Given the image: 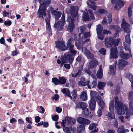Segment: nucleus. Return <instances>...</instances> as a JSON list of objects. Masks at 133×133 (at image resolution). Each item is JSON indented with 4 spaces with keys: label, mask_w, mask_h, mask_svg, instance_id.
Segmentation results:
<instances>
[{
    "label": "nucleus",
    "mask_w": 133,
    "mask_h": 133,
    "mask_svg": "<svg viewBox=\"0 0 133 133\" xmlns=\"http://www.w3.org/2000/svg\"><path fill=\"white\" fill-rule=\"evenodd\" d=\"M76 122V120L74 118H72L67 116L65 117V119L62 120L61 125L63 126V129L64 132L67 133H75L76 131L75 129L71 127H66L64 124L66 123L70 125H73Z\"/></svg>",
    "instance_id": "1"
},
{
    "label": "nucleus",
    "mask_w": 133,
    "mask_h": 133,
    "mask_svg": "<svg viewBox=\"0 0 133 133\" xmlns=\"http://www.w3.org/2000/svg\"><path fill=\"white\" fill-rule=\"evenodd\" d=\"M70 12L73 18L72 19L71 17H68L67 19V21L69 22V26L67 30L70 32L73 30L74 26V21L75 19H78V10H75L73 6L71 7Z\"/></svg>",
    "instance_id": "2"
},
{
    "label": "nucleus",
    "mask_w": 133,
    "mask_h": 133,
    "mask_svg": "<svg viewBox=\"0 0 133 133\" xmlns=\"http://www.w3.org/2000/svg\"><path fill=\"white\" fill-rule=\"evenodd\" d=\"M115 108L118 109L117 113L119 115H122L125 113V110L127 109V107L125 105H122L121 102L118 101L117 97H115Z\"/></svg>",
    "instance_id": "3"
},
{
    "label": "nucleus",
    "mask_w": 133,
    "mask_h": 133,
    "mask_svg": "<svg viewBox=\"0 0 133 133\" xmlns=\"http://www.w3.org/2000/svg\"><path fill=\"white\" fill-rule=\"evenodd\" d=\"M93 15L92 10H88L87 9H85L82 16L83 21H87L89 20V18L90 19L94 20L95 19V18Z\"/></svg>",
    "instance_id": "4"
},
{
    "label": "nucleus",
    "mask_w": 133,
    "mask_h": 133,
    "mask_svg": "<svg viewBox=\"0 0 133 133\" xmlns=\"http://www.w3.org/2000/svg\"><path fill=\"white\" fill-rule=\"evenodd\" d=\"M61 19L62 22L58 21L55 23L54 27L56 28L58 30H61L63 29L64 26V24L65 23V14L64 13L62 14Z\"/></svg>",
    "instance_id": "5"
},
{
    "label": "nucleus",
    "mask_w": 133,
    "mask_h": 133,
    "mask_svg": "<svg viewBox=\"0 0 133 133\" xmlns=\"http://www.w3.org/2000/svg\"><path fill=\"white\" fill-rule=\"evenodd\" d=\"M130 27L129 24L125 22L124 19H123L121 25V27L123 29L124 31L126 33H130L131 32V30L129 28Z\"/></svg>",
    "instance_id": "6"
},
{
    "label": "nucleus",
    "mask_w": 133,
    "mask_h": 133,
    "mask_svg": "<svg viewBox=\"0 0 133 133\" xmlns=\"http://www.w3.org/2000/svg\"><path fill=\"white\" fill-rule=\"evenodd\" d=\"M72 41L73 39L72 38L69 39L68 41L67 42V46L69 48V50L70 52L75 55L77 53V51L73 49L74 46L72 44Z\"/></svg>",
    "instance_id": "7"
},
{
    "label": "nucleus",
    "mask_w": 133,
    "mask_h": 133,
    "mask_svg": "<svg viewBox=\"0 0 133 133\" xmlns=\"http://www.w3.org/2000/svg\"><path fill=\"white\" fill-rule=\"evenodd\" d=\"M114 39L113 38L109 37L106 38L105 39V44L107 47H110L113 44Z\"/></svg>",
    "instance_id": "8"
},
{
    "label": "nucleus",
    "mask_w": 133,
    "mask_h": 133,
    "mask_svg": "<svg viewBox=\"0 0 133 133\" xmlns=\"http://www.w3.org/2000/svg\"><path fill=\"white\" fill-rule=\"evenodd\" d=\"M110 58H116L117 57V47H115L110 49Z\"/></svg>",
    "instance_id": "9"
},
{
    "label": "nucleus",
    "mask_w": 133,
    "mask_h": 133,
    "mask_svg": "<svg viewBox=\"0 0 133 133\" xmlns=\"http://www.w3.org/2000/svg\"><path fill=\"white\" fill-rule=\"evenodd\" d=\"M41 6L40 7L38 10V12H39V18H43L46 15L45 11L46 7L44 6L42 7H41Z\"/></svg>",
    "instance_id": "10"
},
{
    "label": "nucleus",
    "mask_w": 133,
    "mask_h": 133,
    "mask_svg": "<svg viewBox=\"0 0 133 133\" xmlns=\"http://www.w3.org/2000/svg\"><path fill=\"white\" fill-rule=\"evenodd\" d=\"M82 51L88 59H91L93 58V55L86 48H83Z\"/></svg>",
    "instance_id": "11"
},
{
    "label": "nucleus",
    "mask_w": 133,
    "mask_h": 133,
    "mask_svg": "<svg viewBox=\"0 0 133 133\" xmlns=\"http://www.w3.org/2000/svg\"><path fill=\"white\" fill-rule=\"evenodd\" d=\"M56 47L62 49V50H65L67 49L65 46L64 42L63 41H57L56 42Z\"/></svg>",
    "instance_id": "12"
},
{
    "label": "nucleus",
    "mask_w": 133,
    "mask_h": 133,
    "mask_svg": "<svg viewBox=\"0 0 133 133\" xmlns=\"http://www.w3.org/2000/svg\"><path fill=\"white\" fill-rule=\"evenodd\" d=\"M112 15L109 14L107 16L104 17L103 20L102 22L103 24H104L106 23L110 24L112 22Z\"/></svg>",
    "instance_id": "13"
},
{
    "label": "nucleus",
    "mask_w": 133,
    "mask_h": 133,
    "mask_svg": "<svg viewBox=\"0 0 133 133\" xmlns=\"http://www.w3.org/2000/svg\"><path fill=\"white\" fill-rule=\"evenodd\" d=\"M87 104L85 103L79 102L76 104L75 108L76 109L78 108L83 110L87 107Z\"/></svg>",
    "instance_id": "14"
},
{
    "label": "nucleus",
    "mask_w": 133,
    "mask_h": 133,
    "mask_svg": "<svg viewBox=\"0 0 133 133\" xmlns=\"http://www.w3.org/2000/svg\"><path fill=\"white\" fill-rule=\"evenodd\" d=\"M89 41V40L88 39L84 41V43H83L82 41V39L80 38L78 40L76 41L75 42V45L78 49H80L81 48L82 46L83 43H84L87 41Z\"/></svg>",
    "instance_id": "15"
},
{
    "label": "nucleus",
    "mask_w": 133,
    "mask_h": 133,
    "mask_svg": "<svg viewBox=\"0 0 133 133\" xmlns=\"http://www.w3.org/2000/svg\"><path fill=\"white\" fill-rule=\"evenodd\" d=\"M63 59H65V61H67V63L68 62L70 64H71L72 63L74 58L72 57L71 54H68L67 55L65 56V57Z\"/></svg>",
    "instance_id": "16"
},
{
    "label": "nucleus",
    "mask_w": 133,
    "mask_h": 133,
    "mask_svg": "<svg viewBox=\"0 0 133 133\" xmlns=\"http://www.w3.org/2000/svg\"><path fill=\"white\" fill-rule=\"evenodd\" d=\"M96 105V102L95 99H91L90 102L89 103V107L90 109L92 111H94Z\"/></svg>",
    "instance_id": "17"
},
{
    "label": "nucleus",
    "mask_w": 133,
    "mask_h": 133,
    "mask_svg": "<svg viewBox=\"0 0 133 133\" xmlns=\"http://www.w3.org/2000/svg\"><path fill=\"white\" fill-rule=\"evenodd\" d=\"M77 121L79 123L83 124H89L90 122L89 120L82 117L78 118Z\"/></svg>",
    "instance_id": "18"
},
{
    "label": "nucleus",
    "mask_w": 133,
    "mask_h": 133,
    "mask_svg": "<svg viewBox=\"0 0 133 133\" xmlns=\"http://www.w3.org/2000/svg\"><path fill=\"white\" fill-rule=\"evenodd\" d=\"M96 76L98 78L101 79L103 76L102 68V66L100 65L99 69L97 71Z\"/></svg>",
    "instance_id": "19"
},
{
    "label": "nucleus",
    "mask_w": 133,
    "mask_h": 133,
    "mask_svg": "<svg viewBox=\"0 0 133 133\" xmlns=\"http://www.w3.org/2000/svg\"><path fill=\"white\" fill-rule=\"evenodd\" d=\"M85 127L83 125H80L77 128V133H85Z\"/></svg>",
    "instance_id": "20"
},
{
    "label": "nucleus",
    "mask_w": 133,
    "mask_h": 133,
    "mask_svg": "<svg viewBox=\"0 0 133 133\" xmlns=\"http://www.w3.org/2000/svg\"><path fill=\"white\" fill-rule=\"evenodd\" d=\"M118 66L119 67L118 70H120L123 67L125 66L126 63L125 61L123 60H119L118 62Z\"/></svg>",
    "instance_id": "21"
},
{
    "label": "nucleus",
    "mask_w": 133,
    "mask_h": 133,
    "mask_svg": "<svg viewBox=\"0 0 133 133\" xmlns=\"http://www.w3.org/2000/svg\"><path fill=\"white\" fill-rule=\"evenodd\" d=\"M61 91L63 94H65L67 96L69 97L71 99H72V97L70 96V91L68 89L64 88L62 89Z\"/></svg>",
    "instance_id": "22"
},
{
    "label": "nucleus",
    "mask_w": 133,
    "mask_h": 133,
    "mask_svg": "<svg viewBox=\"0 0 133 133\" xmlns=\"http://www.w3.org/2000/svg\"><path fill=\"white\" fill-rule=\"evenodd\" d=\"M80 98L82 101H86L87 99V94L84 91H83L81 94Z\"/></svg>",
    "instance_id": "23"
},
{
    "label": "nucleus",
    "mask_w": 133,
    "mask_h": 133,
    "mask_svg": "<svg viewBox=\"0 0 133 133\" xmlns=\"http://www.w3.org/2000/svg\"><path fill=\"white\" fill-rule=\"evenodd\" d=\"M120 55L121 58L125 59L129 58V56L128 54L124 53L123 51H120Z\"/></svg>",
    "instance_id": "24"
},
{
    "label": "nucleus",
    "mask_w": 133,
    "mask_h": 133,
    "mask_svg": "<svg viewBox=\"0 0 133 133\" xmlns=\"http://www.w3.org/2000/svg\"><path fill=\"white\" fill-rule=\"evenodd\" d=\"M110 112H109L106 115L108 119H111L114 118L115 117L113 111H110Z\"/></svg>",
    "instance_id": "25"
},
{
    "label": "nucleus",
    "mask_w": 133,
    "mask_h": 133,
    "mask_svg": "<svg viewBox=\"0 0 133 133\" xmlns=\"http://www.w3.org/2000/svg\"><path fill=\"white\" fill-rule=\"evenodd\" d=\"M97 125V124L93 123L90 124L89 127V128L91 130H92L94 129H95L94 130L95 131V132H97L98 131V129L96 128V126Z\"/></svg>",
    "instance_id": "26"
},
{
    "label": "nucleus",
    "mask_w": 133,
    "mask_h": 133,
    "mask_svg": "<svg viewBox=\"0 0 133 133\" xmlns=\"http://www.w3.org/2000/svg\"><path fill=\"white\" fill-rule=\"evenodd\" d=\"M103 30V27L101 25H98L97 26L96 31L98 35H100L101 33Z\"/></svg>",
    "instance_id": "27"
},
{
    "label": "nucleus",
    "mask_w": 133,
    "mask_h": 133,
    "mask_svg": "<svg viewBox=\"0 0 133 133\" xmlns=\"http://www.w3.org/2000/svg\"><path fill=\"white\" fill-rule=\"evenodd\" d=\"M106 83L104 82H99L97 85V87L99 89L102 90L105 85Z\"/></svg>",
    "instance_id": "28"
},
{
    "label": "nucleus",
    "mask_w": 133,
    "mask_h": 133,
    "mask_svg": "<svg viewBox=\"0 0 133 133\" xmlns=\"http://www.w3.org/2000/svg\"><path fill=\"white\" fill-rule=\"evenodd\" d=\"M109 28L110 29L115 30L117 32H119L121 30L119 27L117 26L110 25L109 26Z\"/></svg>",
    "instance_id": "29"
},
{
    "label": "nucleus",
    "mask_w": 133,
    "mask_h": 133,
    "mask_svg": "<svg viewBox=\"0 0 133 133\" xmlns=\"http://www.w3.org/2000/svg\"><path fill=\"white\" fill-rule=\"evenodd\" d=\"M53 14L56 15L55 18L57 20L61 16V13L59 11H54L53 12Z\"/></svg>",
    "instance_id": "30"
},
{
    "label": "nucleus",
    "mask_w": 133,
    "mask_h": 133,
    "mask_svg": "<svg viewBox=\"0 0 133 133\" xmlns=\"http://www.w3.org/2000/svg\"><path fill=\"white\" fill-rule=\"evenodd\" d=\"M59 83L61 84H63L65 83L66 82V79L64 77H59Z\"/></svg>",
    "instance_id": "31"
},
{
    "label": "nucleus",
    "mask_w": 133,
    "mask_h": 133,
    "mask_svg": "<svg viewBox=\"0 0 133 133\" xmlns=\"http://www.w3.org/2000/svg\"><path fill=\"white\" fill-rule=\"evenodd\" d=\"M97 94V92L95 91H91L90 92V95L91 97V99H94L95 98Z\"/></svg>",
    "instance_id": "32"
},
{
    "label": "nucleus",
    "mask_w": 133,
    "mask_h": 133,
    "mask_svg": "<svg viewBox=\"0 0 133 133\" xmlns=\"http://www.w3.org/2000/svg\"><path fill=\"white\" fill-rule=\"evenodd\" d=\"M130 35L129 34L127 35L125 37V40L126 42L130 44L131 42V40L130 37Z\"/></svg>",
    "instance_id": "33"
},
{
    "label": "nucleus",
    "mask_w": 133,
    "mask_h": 133,
    "mask_svg": "<svg viewBox=\"0 0 133 133\" xmlns=\"http://www.w3.org/2000/svg\"><path fill=\"white\" fill-rule=\"evenodd\" d=\"M129 99L130 101V103L133 104V92H131L129 94Z\"/></svg>",
    "instance_id": "34"
},
{
    "label": "nucleus",
    "mask_w": 133,
    "mask_h": 133,
    "mask_svg": "<svg viewBox=\"0 0 133 133\" xmlns=\"http://www.w3.org/2000/svg\"><path fill=\"white\" fill-rule=\"evenodd\" d=\"M126 111V116H125V118L126 119H127L129 118L130 115L132 114L128 110V108L127 107V109L125 110V111Z\"/></svg>",
    "instance_id": "35"
},
{
    "label": "nucleus",
    "mask_w": 133,
    "mask_h": 133,
    "mask_svg": "<svg viewBox=\"0 0 133 133\" xmlns=\"http://www.w3.org/2000/svg\"><path fill=\"white\" fill-rule=\"evenodd\" d=\"M114 101L111 100L109 104V109L110 111H113L114 109Z\"/></svg>",
    "instance_id": "36"
},
{
    "label": "nucleus",
    "mask_w": 133,
    "mask_h": 133,
    "mask_svg": "<svg viewBox=\"0 0 133 133\" xmlns=\"http://www.w3.org/2000/svg\"><path fill=\"white\" fill-rule=\"evenodd\" d=\"M80 30L81 32L83 34L86 32V28L84 25H82L80 26Z\"/></svg>",
    "instance_id": "37"
},
{
    "label": "nucleus",
    "mask_w": 133,
    "mask_h": 133,
    "mask_svg": "<svg viewBox=\"0 0 133 133\" xmlns=\"http://www.w3.org/2000/svg\"><path fill=\"white\" fill-rule=\"evenodd\" d=\"M89 64L90 67L92 68H93L94 66L98 64L97 62L96 61H91Z\"/></svg>",
    "instance_id": "38"
},
{
    "label": "nucleus",
    "mask_w": 133,
    "mask_h": 133,
    "mask_svg": "<svg viewBox=\"0 0 133 133\" xmlns=\"http://www.w3.org/2000/svg\"><path fill=\"white\" fill-rule=\"evenodd\" d=\"M117 132L118 133H124V126H121L118 129Z\"/></svg>",
    "instance_id": "39"
},
{
    "label": "nucleus",
    "mask_w": 133,
    "mask_h": 133,
    "mask_svg": "<svg viewBox=\"0 0 133 133\" xmlns=\"http://www.w3.org/2000/svg\"><path fill=\"white\" fill-rule=\"evenodd\" d=\"M52 82L56 85H57L59 83V79L56 78H53L52 79Z\"/></svg>",
    "instance_id": "40"
},
{
    "label": "nucleus",
    "mask_w": 133,
    "mask_h": 133,
    "mask_svg": "<svg viewBox=\"0 0 133 133\" xmlns=\"http://www.w3.org/2000/svg\"><path fill=\"white\" fill-rule=\"evenodd\" d=\"M114 67V66L112 65H110L109 67L110 72L112 75H114L115 74Z\"/></svg>",
    "instance_id": "41"
},
{
    "label": "nucleus",
    "mask_w": 133,
    "mask_h": 133,
    "mask_svg": "<svg viewBox=\"0 0 133 133\" xmlns=\"http://www.w3.org/2000/svg\"><path fill=\"white\" fill-rule=\"evenodd\" d=\"M117 4V5H118L121 8V7H122L124 5V3L121 0H118L116 2Z\"/></svg>",
    "instance_id": "42"
},
{
    "label": "nucleus",
    "mask_w": 133,
    "mask_h": 133,
    "mask_svg": "<svg viewBox=\"0 0 133 133\" xmlns=\"http://www.w3.org/2000/svg\"><path fill=\"white\" fill-rule=\"evenodd\" d=\"M120 41V39L119 38L116 39L115 40L114 39V41L113 42V44L112 45H114L115 46H117L119 42Z\"/></svg>",
    "instance_id": "43"
},
{
    "label": "nucleus",
    "mask_w": 133,
    "mask_h": 133,
    "mask_svg": "<svg viewBox=\"0 0 133 133\" xmlns=\"http://www.w3.org/2000/svg\"><path fill=\"white\" fill-rule=\"evenodd\" d=\"M46 28L47 31L49 33H51V29L50 25V23H46Z\"/></svg>",
    "instance_id": "44"
},
{
    "label": "nucleus",
    "mask_w": 133,
    "mask_h": 133,
    "mask_svg": "<svg viewBox=\"0 0 133 133\" xmlns=\"http://www.w3.org/2000/svg\"><path fill=\"white\" fill-rule=\"evenodd\" d=\"M89 82L90 81H89V80L87 81V82H83V83L82 85V86H84L87 85L88 86V88L90 89H91V87L90 85L88 84L89 83Z\"/></svg>",
    "instance_id": "45"
},
{
    "label": "nucleus",
    "mask_w": 133,
    "mask_h": 133,
    "mask_svg": "<svg viewBox=\"0 0 133 133\" xmlns=\"http://www.w3.org/2000/svg\"><path fill=\"white\" fill-rule=\"evenodd\" d=\"M82 110L83 111V113L85 115L87 116L89 114L88 112V109L87 107Z\"/></svg>",
    "instance_id": "46"
},
{
    "label": "nucleus",
    "mask_w": 133,
    "mask_h": 133,
    "mask_svg": "<svg viewBox=\"0 0 133 133\" xmlns=\"http://www.w3.org/2000/svg\"><path fill=\"white\" fill-rule=\"evenodd\" d=\"M101 109H103L104 106V103L102 100L98 102Z\"/></svg>",
    "instance_id": "47"
},
{
    "label": "nucleus",
    "mask_w": 133,
    "mask_h": 133,
    "mask_svg": "<svg viewBox=\"0 0 133 133\" xmlns=\"http://www.w3.org/2000/svg\"><path fill=\"white\" fill-rule=\"evenodd\" d=\"M59 97V95L58 94H55L54 96L52 97L51 99L52 100L55 99V101L58 100Z\"/></svg>",
    "instance_id": "48"
},
{
    "label": "nucleus",
    "mask_w": 133,
    "mask_h": 133,
    "mask_svg": "<svg viewBox=\"0 0 133 133\" xmlns=\"http://www.w3.org/2000/svg\"><path fill=\"white\" fill-rule=\"evenodd\" d=\"M12 23V22L10 20H9L8 21H5L4 22V24L6 26L10 25Z\"/></svg>",
    "instance_id": "49"
},
{
    "label": "nucleus",
    "mask_w": 133,
    "mask_h": 133,
    "mask_svg": "<svg viewBox=\"0 0 133 133\" xmlns=\"http://www.w3.org/2000/svg\"><path fill=\"white\" fill-rule=\"evenodd\" d=\"M128 13L129 17H130L131 16L132 14V8L131 7H129L128 9Z\"/></svg>",
    "instance_id": "50"
},
{
    "label": "nucleus",
    "mask_w": 133,
    "mask_h": 133,
    "mask_svg": "<svg viewBox=\"0 0 133 133\" xmlns=\"http://www.w3.org/2000/svg\"><path fill=\"white\" fill-rule=\"evenodd\" d=\"M133 104H131L130 103V106L129 110L132 114H133Z\"/></svg>",
    "instance_id": "51"
},
{
    "label": "nucleus",
    "mask_w": 133,
    "mask_h": 133,
    "mask_svg": "<svg viewBox=\"0 0 133 133\" xmlns=\"http://www.w3.org/2000/svg\"><path fill=\"white\" fill-rule=\"evenodd\" d=\"M88 6L90 8L94 10H95L96 9L97 7L95 5H92L88 4Z\"/></svg>",
    "instance_id": "52"
},
{
    "label": "nucleus",
    "mask_w": 133,
    "mask_h": 133,
    "mask_svg": "<svg viewBox=\"0 0 133 133\" xmlns=\"http://www.w3.org/2000/svg\"><path fill=\"white\" fill-rule=\"evenodd\" d=\"M97 84V82L95 81H93L91 83V84L90 85L92 87V88H95Z\"/></svg>",
    "instance_id": "53"
},
{
    "label": "nucleus",
    "mask_w": 133,
    "mask_h": 133,
    "mask_svg": "<svg viewBox=\"0 0 133 133\" xmlns=\"http://www.w3.org/2000/svg\"><path fill=\"white\" fill-rule=\"evenodd\" d=\"M51 0H45L44 6H48L51 2Z\"/></svg>",
    "instance_id": "54"
},
{
    "label": "nucleus",
    "mask_w": 133,
    "mask_h": 133,
    "mask_svg": "<svg viewBox=\"0 0 133 133\" xmlns=\"http://www.w3.org/2000/svg\"><path fill=\"white\" fill-rule=\"evenodd\" d=\"M106 52V50L103 48H101L99 50V52L100 53L102 54H105V53Z\"/></svg>",
    "instance_id": "55"
},
{
    "label": "nucleus",
    "mask_w": 133,
    "mask_h": 133,
    "mask_svg": "<svg viewBox=\"0 0 133 133\" xmlns=\"http://www.w3.org/2000/svg\"><path fill=\"white\" fill-rule=\"evenodd\" d=\"M39 2L40 4V6H41V7H42L43 6H44V3L45 2V0H39Z\"/></svg>",
    "instance_id": "56"
},
{
    "label": "nucleus",
    "mask_w": 133,
    "mask_h": 133,
    "mask_svg": "<svg viewBox=\"0 0 133 133\" xmlns=\"http://www.w3.org/2000/svg\"><path fill=\"white\" fill-rule=\"evenodd\" d=\"M52 118L54 121H56L58 119V116L57 115H55L52 117Z\"/></svg>",
    "instance_id": "57"
},
{
    "label": "nucleus",
    "mask_w": 133,
    "mask_h": 133,
    "mask_svg": "<svg viewBox=\"0 0 133 133\" xmlns=\"http://www.w3.org/2000/svg\"><path fill=\"white\" fill-rule=\"evenodd\" d=\"M56 111L58 113H60L62 111V109L59 107H56Z\"/></svg>",
    "instance_id": "58"
},
{
    "label": "nucleus",
    "mask_w": 133,
    "mask_h": 133,
    "mask_svg": "<svg viewBox=\"0 0 133 133\" xmlns=\"http://www.w3.org/2000/svg\"><path fill=\"white\" fill-rule=\"evenodd\" d=\"M9 12H6V11H3V16L4 17H6L7 15H9Z\"/></svg>",
    "instance_id": "59"
},
{
    "label": "nucleus",
    "mask_w": 133,
    "mask_h": 133,
    "mask_svg": "<svg viewBox=\"0 0 133 133\" xmlns=\"http://www.w3.org/2000/svg\"><path fill=\"white\" fill-rule=\"evenodd\" d=\"M98 12L101 14H104L107 12L106 11L103 9H100L98 10Z\"/></svg>",
    "instance_id": "60"
},
{
    "label": "nucleus",
    "mask_w": 133,
    "mask_h": 133,
    "mask_svg": "<svg viewBox=\"0 0 133 133\" xmlns=\"http://www.w3.org/2000/svg\"><path fill=\"white\" fill-rule=\"evenodd\" d=\"M118 119L122 122H124V117L122 116H120L118 117Z\"/></svg>",
    "instance_id": "61"
},
{
    "label": "nucleus",
    "mask_w": 133,
    "mask_h": 133,
    "mask_svg": "<svg viewBox=\"0 0 133 133\" xmlns=\"http://www.w3.org/2000/svg\"><path fill=\"white\" fill-rule=\"evenodd\" d=\"M82 59V57L80 56H78L76 59L77 62H80Z\"/></svg>",
    "instance_id": "62"
},
{
    "label": "nucleus",
    "mask_w": 133,
    "mask_h": 133,
    "mask_svg": "<svg viewBox=\"0 0 133 133\" xmlns=\"http://www.w3.org/2000/svg\"><path fill=\"white\" fill-rule=\"evenodd\" d=\"M129 79L131 82H133V75H132L131 74L129 75Z\"/></svg>",
    "instance_id": "63"
},
{
    "label": "nucleus",
    "mask_w": 133,
    "mask_h": 133,
    "mask_svg": "<svg viewBox=\"0 0 133 133\" xmlns=\"http://www.w3.org/2000/svg\"><path fill=\"white\" fill-rule=\"evenodd\" d=\"M35 122L38 123L39 122L40 120V118L39 116H36L35 117Z\"/></svg>",
    "instance_id": "64"
}]
</instances>
